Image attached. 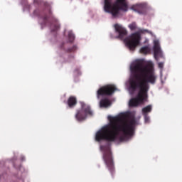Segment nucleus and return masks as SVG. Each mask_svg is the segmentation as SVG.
<instances>
[{
  "label": "nucleus",
  "mask_w": 182,
  "mask_h": 182,
  "mask_svg": "<svg viewBox=\"0 0 182 182\" xmlns=\"http://www.w3.org/2000/svg\"><path fill=\"white\" fill-rule=\"evenodd\" d=\"M130 70L132 77L129 81V86L132 92H136L139 89L136 97L129 100L130 107H137L139 105H143L147 102L149 98V90L150 85L156 83V75L153 72V68L149 64L145 65L143 60H136L131 66Z\"/></svg>",
  "instance_id": "f257e3e1"
},
{
  "label": "nucleus",
  "mask_w": 182,
  "mask_h": 182,
  "mask_svg": "<svg viewBox=\"0 0 182 182\" xmlns=\"http://www.w3.org/2000/svg\"><path fill=\"white\" fill-rule=\"evenodd\" d=\"M109 124L103 127L95 135L97 141H123L124 139L132 137L134 134V127L137 122L135 117L123 119L122 117H108Z\"/></svg>",
  "instance_id": "f03ea898"
},
{
  "label": "nucleus",
  "mask_w": 182,
  "mask_h": 182,
  "mask_svg": "<svg viewBox=\"0 0 182 182\" xmlns=\"http://www.w3.org/2000/svg\"><path fill=\"white\" fill-rule=\"evenodd\" d=\"M104 11L111 14L112 18H119L120 11H129V4L126 0H104Z\"/></svg>",
  "instance_id": "7ed1b4c3"
},
{
  "label": "nucleus",
  "mask_w": 182,
  "mask_h": 182,
  "mask_svg": "<svg viewBox=\"0 0 182 182\" xmlns=\"http://www.w3.org/2000/svg\"><path fill=\"white\" fill-rule=\"evenodd\" d=\"M100 150L103 151L102 159L104 163L113 177V174H114V162L113 161V156L112 155L110 146L102 145L100 146Z\"/></svg>",
  "instance_id": "20e7f679"
},
{
  "label": "nucleus",
  "mask_w": 182,
  "mask_h": 182,
  "mask_svg": "<svg viewBox=\"0 0 182 182\" xmlns=\"http://www.w3.org/2000/svg\"><path fill=\"white\" fill-rule=\"evenodd\" d=\"M80 105L81 108L76 110L75 117L77 122H85L87 116H93V111L90 105L83 102H80Z\"/></svg>",
  "instance_id": "39448f33"
},
{
  "label": "nucleus",
  "mask_w": 182,
  "mask_h": 182,
  "mask_svg": "<svg viewBox=\"0 0 182 182\" xmlns=\"http://www.w3.org/2000/svg\"><path fill=\"white\" fill-rule=\"evenodd\" d=\"M40 19H41L42 23L41 24L44 26H46L48 23H49V18H51L52 22L50 23V28L52 32H56L58 29H60V24L58 19L52 16V11L50 10L48 11V15L46 14H43L42 16H39Z\"/></svg>",
  "instance_id": "423d86ee"
},
{
  "label": "nucleus",
  "mask_w": 182,
  "mask_h": 182,
  "mask_svg": "<svg viewBox=\"0 0 182 182\" xmlns=\"http://www.w3.org/2000/svg\"><path fill=\"white\" fill-rule=\"evenodd\" d=\"M124 42L129 50H134L140 45V34L135 33L124 39Z\"/></svg>",
  "instance_id": "0eeeda50"
},
{
  "label": "nucleus",
  "mask_w": 182,
  "mask_h": 182,
  "mask_svg": "<svg viewBox=\"0 0 182 182\" xmlns=\"http://www.w3.org/2000/svg\"><path fill=\"white\" fill-rule=\"evenodd\" d=\"M116 90H117V88H116V86L114 85H106L101 87L97 91V99H102V97H105V96H112Z\"/></svg>",
  "instance_id": "6e6552de"
},
{
  "label": "nucleus",
  "mask_w": 182,
  "mask_h": 182,
  "mask_svg": "<svg viewBox=\"0 0 182 182\" xmlns=\"http://www.w3.org/2000/svg\"><path fill=\"white\" fill-rule=\"evenodd\" d=\"M114 28H115L117 33L119 34L118 38L119 39L123 40L127 36V30H126L122 25L114 24Z\"/></svg>",
  "instance_id": "1a4fd4ad"
},
{
  "label": "nucleus",
  "mask_w": 182,
  "mask_h": 182,
  "mask_svg": "<svg viewBox=\"0 0 182 182\" xmlns=\"http://www.w3.org/2000/svg\"><path fill=\"white\" fill-rule=\"evenodd\" d=\"M161 48H160V42L156 40L154 41V56L155 59H157L159 56H161Z\"/></svg>",
  "instance_id": "9d476101"
},
{
  "label": "nucleus",
  "mask_w": 182,
  "mask_h": 182,
  "mask_svg": "<svg viewBox=\"0 0 182 182\" xmlns=\"http://www.w3.org/2000/svg\"><path fill=\"white\" fill-rule=\"evenodd\" d=\"M131 9H132V11H134V12H137L140 15H143V14L146 12V7L142 4L132 6L131 7Z\"/></svg>",
  "instance_id": "9b49d317"
},
{
  "label": "nucleus",
  "mask_w": 182,
  "mask_h": 182,
  "mask_svg": "<svg viewBox=\"0 0 182 182\" xmlns=\"http://www.w3.org/2000/svg\"><path fill=\"white\" fill-rule=\"evenodd\" d=\"M67 105H68V107L70 109H73V107H75L76 105H77V99L75 96H70L68 101Z\"/></svg>",
  "instance_id": "f8f14e48"
},
{
  "label": "nucleus",
  "mask_w": 182,
  "mask_h": 182,
  "mask_svg": "<svg viewBox=\"0 0 182 182\" xmlns=\"http://www.w3.org/2000/svg\"><path fill=\"white\" fill-rule=\"evenodd\" d=\"M110 105H111L110 100H109V99L107 98L102 99L100 101V107H109Z\"/></svg>",
  "instance_id": "ddd939ff"
},
{
  "label": "nucleus",
  "mask_w": 182,
  "mask_h": 182,
  "mask_svg": "<svg viewBox=\"0 0 182 182\" xmlns=\"http://www.w3.org/2000/svg\"><path fill=\"white\" fill-rule=\"evenodd\" d=\"M152 109L153 107L151 105H148L142 109V114H149V113H151Z\"/></svg>",
  "instance_id": "4468645a"
},
{
  "label": "nucleus",
  "mask_w": 182,
  "mask_h": 182,
  "mask_svg": "<svg viewBox=\"0 0 182 182\" xmlns=\"http://www.w3.org/2000/svg\"><path fill=\"white\" fill-rule=\"evenodd\" d=\"M140 53H144V55H147V53H150V47H149V46L142 47L140 49Z\"/></svg>",
  "instance_id": "2eb2a0df"
},
{
  "label": "nucleus",
  "mask_w": 182,
  "mask_h": 182,
  "mask_svg": "<svg viewBox=\"0 0 182 182\" xmlns=\"http://www.w3.org/2000/svg\"><path fill=\"white\" fill-rule=\"evenodd\" d=\"M68 41L70 43L75 41V34L72 31L68 32Z\"/></svg>",
  "instance_id": "dca6fc26"
},
{
  "label": "nucleus",
  "mask_w": 182,
  "mask_h": 182,
  "mask_svg": "<svg viewBox=\"0 0 182 182\" xmlns=\"http://www.w3.org/2000/svg\"><path fill=\"white\" fill-rule=\"evenodd\" d=\"M77 50V46H73L72 48H68L65 50L67 53H71V52H75Z\"/></svg>",
  "instance_id": "f3484780"
},
{
  "label": "nucleus",
  "mask_w": 182,
  "mask_h": 182,
  "mask_svg": "<svg viewBox=\"0 0 182 182\" xmlns=\"http://www.w3.org/2000/svg\"><path fill=\"white\" fill-rule=\"evenodd\" d=\"M129 28L131 29V31H136V29H137V25L136 23H132L129 25Z\"/></svg>",
  "instance_id": "a211bd4d"
},
{
  "label": "nucleus",
  "mask_w": 182,
  "mask_h": 182,
  "mask_svg": "<svg viewBox=\"0 0 182 182\" xmlns=\"http://www.w3.org/2000/svg\"><path fill=\"white\" fill-rule=\"evenodd\" d=\"M145 120V123H149L150 120V117H149V114H143Z\"/></svg>",
  "instance_id": "6ab92c4d"
},
{
  "label": "nucleus",
  "mask_w": 182,
  "mask_h": 182,
  "mask_svg": "<svg viewBox=\"0 0 182 182\" xmlns=\"http://www.w3.org/2000/svg\"><path fill=\"white\" fill-rule=\"evenodd\" d=\"M73 59H75V55H70L68 56V59L67 60H65V62H72V60H73Z\"/></svg>",
  "instance_id": "aec40b11"
},
{
  "label": "nucleus",
  "mask_w": 182,
  "mask_h": 182,
  "mask_svg": "<svg viewBox=\"0 0 182 182\" xmlns=\"http://www.w3.org/2000/svg\"><path fill=\"white\" fill-rule=\"evenodd\" d=\"M158 66L159 68H160V69H163V66H164V64L163 63H159Z\"/></svg>",
  "instance_id": "412c9836"
},
{
  "label": "nucleus",
  "mask_w": 182,
  "mask_h": 182,
  "mask_svg": "<svg viewBox=\"0 0 182 182\" xmlns=\"http://www.w3.org/2000/svg\"><path fill=\"white\" fill-rule=\"evenodd\" d=\"M63 45H64V43H63V44L61 45L60 48H61V49H63V50H65V48H63Z\"/></svg>",
  "instance_id": "4be33fe9"
}]
</instances>
